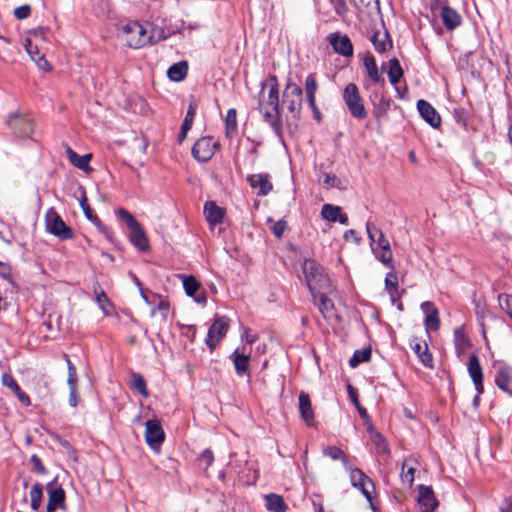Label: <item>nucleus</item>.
<instances>
[{
  "instance_id": "7",
  "label": "nucleus",
  "mask_w": 512,
  "mask_h": 512,
  "mask_svg": "<svg viewBox=\"0 0 512 512\" xmlns=\"http://www.w3.org/2000/svg\"><path fill=\"white\" fill-rule=\"evenodd\" d=\"M230 319L226 316H216L207 334L206 345L213 351L226 335Z\"/></svg>"
},
{
  "instance_id": "29",
  "label": "nucleus",
  "mask_w": 512,
  "mask_h": 512,
  "mask_svg": "<svg viewBox=\"0 0 512 512\" xmlns=\"http://www.w3.org/2000/svg\"><path fill=\"white\" fill-rule=\"evenodd\" d=\"M366 230L370 241L376 244L382 250L386 246H390L388 239L384 236L383 232L376 227L373 223L367 222Z\"/></svg>"
},
{
  "instance_id": "20",
  "label": "nucleus",
  "mask_w": 512,
  "mask_h": 512,
  "mask_svg": "<svg viewBox=\"0 0 512 512\" xmlns=\"http://www.w3.org/2000/svg\"><path fill=\"white\" fill-rule=\"evenodd\" d=\"M65 153L72 165L76 168L89 173L92 171V167L89 165V162L92 158V154H85L83 156H79L75 151L71 149L69 145H64Z\"/></svg>"
},
{
  "instance_id": "57",
  "label": "nucleus",
  "mask_w": 512,
  "mask_h": 512,
  "mask_svg": "<svg viewBox=\"0 0 512 512\" xmlns=\"http://www.w3.org/2000/svg\"><path fill=\"white\" fill-rule=\"evenodd\" d=\"M31 8L29 5H23L17 7L14 11V15L17 19H25L30 15Z\"/></svg>"
},
{
  "instance_id": "64",
  "label": "nucleus",
  "mask_w": 512,
  "mask_h": 512,
  "mask_svg": "<svg viewBox=\"0 0 512 512\" xmlns=\"http://www.w3.org/2000/svg\"><path fill=\"white\" fill-rule=\"evenodd\" d=\"M373 441L375 444H377L379 446L380 451L385 452L387 450L384 439L379 433L375 434Z\"/></svg>"
},
{
  "instance_id": "36",
  "label": "nucleus",
  "mask_w": 512,
  "mask_h": 512,
  "mask_svg": "<svg viewBox=\"0 0 512 512\" xmlns=\"http://www.w3.org/2000/svg\"><path fill=\"white\" fill-rule=\"evenodd\" d=\"M265 507L271 512H285L284 500L277 494H269L265 497Z\"/></svg>"
},
{
  "instance_id": "40",
  "label": "nucleus",
  "mask_w": 512,
  "mask_h": 512,
  "mask_svg": "<svg viewBox=\"0 0 512 512\" xmlns=\"http://www.w3.org/2000/svg\"><path fill=\"white\" fill-rule=\"evenodd\" d=\"M25 48L27 53L30 55L31 59L36 63V65L43 71L50 70V64L45 59L44 55H39L38 57L33 56V44L30 39L25 40Z\"/></svg>"
},
{
  "instance_id": "48",
  "label": "nucleus",
  "mask_w": 512,
  "mask_h": 512,
  "mask_svg": "<svg viewBox=\"0 0 512 512\" xmlns=\"http://www.w3.org/2000/svg\"><path fill=\"white\" fill-rule=\"evenodd\" d=\"M348 394H349V397L351 399V401L353 402V404L355 405V407L357 408L358 412H359V415L361 416V418H363L365 421H368L369 420V416H368V413L366 411L365 408H363L360 403H359V400L357 398V394L356 392L354 391V389L352 388V386H348Z\"/></svg>"
},
{
  "instance_id": "16",
  "label": "nucleus",
  "mask_w": 512,
  "mask_h": 512,
  "mask_svg": "<svg viewBox=\"0 0 512 512\" xmlns=\"http://www.w3.org/2000/svg\"><path fill=\"white\" fill-rule=\"evenodd\" d=\"M247 181L253 189H258L257 194L259 196H266L273 189V184L266 173L249 175Z\"/></svg>"
},
{
  "instance_id": "46",
  "label": "nucleus",
  "mask_w": 512,
  "mask_h": 512,
  "mask_svg": "<svg viewBox=\"0 0 512 512\" xmlns=\"http://www.w3.org/2000/svg\"><path fill=\"white\" fill-rule=\"evenodd\" d=\"M196 109H197L196 103L194 101L190 102L187 114L182 123L184 132L189 131L191 129L193 121H194V117L196 114Z\"/></svg>"
},
{
  "instance_id": "26",
  "label": "nucleus",
  "mask_w": 512,
  "mask_h": 512,
  "mask_svg": "<svg viewBox=\"0 0 512 512\" xmlns=\"http://www.w3.org/2000/svg\"><path fill=\"white\" fill-rule=\"evenodd\" d=\"M440 15H441V19H442L444 26L448 30H454L462 22V19H461V16L459 15V13L449 6H443L441 8Z\"/></svg>"
},
{
  "instance_id": "3",
  "label": "nucleus",
  "mask_w": 512,
  "mask_h": 512,
  "mask_svg": "<svg viewBox=\"0 0 512 512\" xmlns=\"http://www.w3.org/2000/svg\"><path fill=\"white\" fill-rule=\"evenodd\" d=\"M118 35L128 47L134 49L152 44L153 41V34H149L148 25L144 26L136 21L121 24Z\"/></svg>"
},
{
  "instance_id": "6",
  "label": "nucleus",
  "mask_w": 512,
  "mask_h": 512,
  "mask_svg": "<svg viewBox=\"0 0 512 512\" xmlns=\"http://www.w3.org/2000/svg\"><path fill=\"white\" fill-rule=\"evenodd\" d=\"M45 227L50 234L62 240L71 239L73 237L72 229L65 224L63 219L53 208H50L46 212Z\"/></svg>"
},
{
  "instance_id": "56",
  "label": "nucleus",
  "mask_w": 512,
  "mask_h": 512,
  "mask_svg": "<svg viewBox=\"0 0 512 512\" xmlns=\"http://www.w3.org/2000/svg\"><path fill=\"white\" fill-rule=\"evenodd\" d=\"M30 462L32 463L33 465V471L38 473V474H46L47 473V470L46 468L44 467L41 459L37 456V455H32L31 458H30Z\"/></svg>"
},
{
  "instance_id": "30",
  "label": "nucleus",
  "mask_w": 512,
  "mask_h": 512,
  "mask_svg": "<svg viewBox=\"0 0 512 512\" xmlns=\"http://www.w3.org/2000/svg\"><path fill=\"white\" fill-rule=\"evenodd\" d=\"M231 361L234 364L237 375L242 376L249 370L250 357L244 353H240L239 349H236L230 356Z\"/></svg>"
},
{
  "instance_id": "25",
  "label": "nucleus",
  "mask_w": 512,
  "mask_h": 512,
  "mask_svg": "<svg viewBox=\"0 0 512 512\" xmlns=\"http://www.w3.org/2000/svg\"><path fill=\"white\" fill-rule=\"evenodd\" d=\"M321 216L323 219L330 222H340L343 225L348 224V217L342 214L341 208L332 204H324L321 209Z\"/></svg>"
},
{
  "instance_id": "17",
  "label": "nucleus",
  "mask_w": 512,
  "mask_h": 512,
  "mask_svg": "<svg viewBox=\"0 0 512 512\" xmlns=\"http://www.w3.org/2000/svg\"><path fill=\"white\" fill-rule=\"evenodd\" d=\"M417 109L421 117L433 128H437L440 126L441 117L430 103L423 99L418 100Z\"/></svg>"
},
{
  "instance_id": "44",
  "label": "nucleus",
  "mask_w": 512,
  "mask_h": 512,
  "mask_svg": "<svg viewBox=\"0 0 512 512\" xmlns=\"http://www.w3.org/2000/svg\"><path fill=\"white\" fill-rule=\"evenodd\" d=\"M371 350L363 349L357 350L354 352L353 356L349 360V364L351 367H357L360 363L366 362L370 359Z\"/></svg>"
},
{
  "instance_id": "51",
  "label": "nucleus",
  "mask_w": 512,
  "mask_h": 512,
  "mask_svg": "<svg viewBox=\"0 0 512 512\" xmlns=\"http://www.w3.org/2000/svg\"><path fill=\"white\" fill-rule=\"evenodd\" d=\"M1 383L3 386L9 388L13 393L20 388L14 377L9 373H4L2 375Z\"/></svg>"
},
{
  "instance_id": "39",
  "label": "nucleus",
  "mask_w": 512,
  "mask_h": 512,
  "mask_svg": "<svg viewBox=\"0 0 512 512\" xmlns=\"http://www.w3.org/2000/svg\"><path fill=\"white\" fill-rule=\"evenodd\" d=\"M454 344L458 354L464 353L469 348V338L462 328H458L454 331Z\"/></svg>"
},
{
  "instance_id": "52",
  "label": "nucleus",
  "mask_w": 512,
  "mask_h": 512,
  "mask_svg": "<svg viewBox=\"0 0 512 512\" xmlns=\"http://www.w3.org/2000/svg\"><path fill=\"white\" fill-rule=\"evenodd\" d=\"M117 215L120 219H122L125 222L128 228L138 223L137 220L133 217V215L124 208H119L117 210Z\"/></svg>"
},
{
  "instance_id": "59",
  "label": "nucleus",
  "mask_w": 512,
  "mask_h": 512,
  "mask_svg": "<svg viewBox=\"0 0 512 512\" xmlns=\"http://www.w3.org/2000/svg\"><path fill=\"white\" fill-rule=\"evenodd\" d=\"M285 229H286V222L284 220L275 222L272 227V231L277 238L282 237V235L285 232Z\"/></svg>"
},
{
  "instance_id": "13",
  "label": "nucleus",
  "mask_w": 512,
  "mask_h": 512,
  "mask_svg": "<svg viewBox=\"0 0 512 512\" xmlns=\"http://www.w3.org/2000/svg\"><path fill=\"white\" fill-rule=\"evenodd\" d=\"M419 512H434L438 506V501L430 487L420 485L418 488Z\"/></svg>"
},
{
  "instance_id": "63",
  "label": "nucleus",
  "mask_w": 512,
  "mask_h": 512,
  "mask_svg": "<svg viewBox=\"0 0 512 512\" xmlns=\"http://www.w3.org/2000/svg\"><path fill=\"white\" fill-rule=\"evenodd\" d=\"M63 359L67 363L68 367V377H77V372L75 366L72 364V362L69 359V356L67 354H63Z\"/></svg>"
},
{
  "instance_id": "31",
  "label": "nucleus",
  "mask_w": 512,
  "mask_h": 512,
  "mask_svg": "<svg viewBox=\"0 0 512 512\" xmlns=\"http://www.w3.org/2000/svg\"><path fill=\"white\" fill-rule=\"evenodd\" d=\"M318 89V85L315 79V76L310 74L305 79V92L307 97V102L310 108L317 112L316 106V91Z\"/></svg>"
},
{
  "instance_id": "37",
  "label": "nucleus",
  "mask_w": 512,
  "mask_h": 512,
  "mask_svg": "<svg viewBox=\"0 0 512 512\" xmlns=\"http://www.w3.org/2000/svg\"><path fill=\"white\" fill-rule=\"evenodd\" d=\"M363 65L369 78L373 82L377 83L383 80L376 65L375 58L372 55H368L364 58Z\"/></svg>"
},
{
  "instance_id": "12",
  "label": "nucleus",
  "mask_w": 512,
  "mask_h": 512,
  "mask_svg": "<svg viewBox=\"0 0 512 512\" xmlns=\"http://www.w3.org/2000/svg\"><path fill=\"white\" fill-rule=\"evenodd\" d=\"M145 428V439L147 444L153 450L158 451L165 438L160 422L156 419L148 420L145 423Z\"/></svg>"
},
{
  "instance_id": "18",
  "label": "nucleus",
  "mask_w": 512,
  "mask_h": 512,
  "mask_svg": "<svg viewBox=\"0 0 512 512\" xmlns=\"http://www.w3.org/2000/svg\"><path fill=\"white\" fill-rule=\"evenodd\" d=\"M9 125L14 129L18 137H27L33 132V122L28 117L19 115L13 116L9 120Z\"/></svg>"
},
{
  "instance_id": "10",
  "label": "nucleus",
  "mask_w": 512,
  "mask_h": 512,
  "mask_svg": "<svg viewBox=\"0 0 512 512\" xmlns=\"http://www.w3.org/2000/svg\"><path fill=\"white\" fill-rule=\"evenodd\" d=\"M346 469L350 471L351 484L355 488L359 489L368 501H371L372 493L374 491L373 481L358 468L352 469L348 465V468Z\"/></svg>"
},
{
  "instance_id": "55",
  "label": "nucleus",
  "mask_w": 512,
  "mask_h": 512,
  "mask_svg": "<svg viewBox=\"0 0 512 512\" xmlns=\"http://www.w3.org/2000/svg\"><path fill=\"white\" fill-rule=\"evenodd\" d=\"M322 184L326 187H338L340 185V180L334 174L324 173L323 178L321 180Z\"/></svg>"
},
{
  "instance_id": "53",
  "label": "nucleus",
  "mask_w": 512,
  "mask_h": 512,
  "mask_svg": "<svg viewBox=\"0 0 512 512\" xmlns=\"http://www.w3.org/2000/svg\"><path fill=\"white\" fill-rule=\"evenodd\" d=\"M170 310V305L167 301L161 300L159 304L151 310V316H154L157 311L161 312L163 320H167Z\"/></svg>"
},
{
  "instance_id": "49",
  "label": "nucleus",
  "mask_w": 512,
  "mask_h": 512,
  "mask_svg": "<svg viewBox=\"0 0 512 512\" xmlns=\"http://www.w3.org/2000/svg\"><path fill=\"white\" fill-rule=\"evenodd\" d=\"M500 307L512 319V295L500 294L498 297Z\"/></svg>"
},
{
  "instance_id": "38",
  "label": "nucleus",
  "mask_w": 512,
  "mask_h": 512,
  "mask_svg": "<svg viewBox=\"0 0 512 512\" xmlns=\"http://www.w3.org/2000/svg\"><path fill=\"white\" fill-rule=\"evenodd\" d=\"M237 132V111L231 108L227 111L225 117V133L228 138H232Z\"/></svg>"
},
{
  "instance_id": "21",
  "label": "nucleus",
  "mask_w": 512,
  "mask_h": 512,
  "mask_svg": "<svg viewBox=\"0 0 512 512\" xmlns=\"http://www.w3.org/2000/svg\"><path fill=\"white\" fill-rule=\"evenodd\" d=\"M299 411L307 426H314V411L308 393L301 391L299 394Z\"/></svg>"
},
{
  "instance_id": "8",
  "label": "nucleus",
  "mask_w": 512,
  "mask_h": 512,
  "mask_svg": "<svg viewBox=\"0 0 512 512\" xmlns=\"http://www.w3.org/2000/svg\"><path fill=\"white\" fill-rule=\"evenodd\" d=\"M218 147L219 143L213 137H201L194 144L192 154L198 161L207 162L213 157Z\"/></svg>"
},
{
  "instance_id": "62",
  "label": "nucleus",
  "mask_w": 512,
  "mask_h": 512,
  "mask_svg": "<svg viewBox=\"0 0 512 512\" xmlns=\"http://www.w3.org/2000/svg\"><path fill=\"white\" fill-rule=\"evenodd\" d=\"M96 301L99 304L100 308L104 312H106L105 305L109 304V300L104 291H100L99 293L96 294Z\"/></svg>"
},
{
  "instance_id": "11",
  "label": "nucleus",
  "mask_w": 512,
  "mask_h": 512,
  "mask_svg": "<svg viewBox=\"0 0 512 512\" xmlns=\"http://www.w3.org/2000/svg\"><path fill=\"white\" fill-rule=\"evenodd\" d=\"M495 379L496 386L512 396V366L505 363H495Z\"/></svg>"
},
{
  "instance_id": "27",
  "label": "nucleus",
  "mask_w": 512,
  "mask_h": 512,
  "mask_svg": "<svg viewBox=\"0 0 512 512\" xmlns=\"http://www.w3.org/2000/svg\"><path fill=\"white\" fill-rule=\"evenodd\" d=\"M204 214L209 224L216 225L222 222L225 210L217 206L215 202L208 201L204 205Z\"/></svg>"
},
{
  "instance_id": "14",
  "label": "nucleus",
  "mask_w": 512,
  "mask_h": 512,
  "mask_svg": "<svg viewBox=\"0 0 512 512\" xmlns=\"http://www.w3.org/2000/svg\"><path fill=\"white\" fill-rule=\"evenodd\" d=\"M467 369L475 386L476 392H478V394H483V371L477 355L473 354L470 356Z\"/></svg>"
},
{
  "instance_id": "15",
  "label": "nucleus",
  "mask_w": 512,
  "mask_h": 512,
  "mask_svg": "<svg viewBox=\"0 0 512 512\" xmlns=\"http://www.w3.org/2000/svg\"><path fill=\"white\" fill-rule=\"evenodd\" d=\"M328 40L336 53L345 57L353 55V45L348 36L332 33L329 35Z\"/></svg>"
},
{
  "instance_id": "47",
  "label": "nucleus",
  "mask_w": 512,
  "mask_h": 512,
  "mask_svg": "<svg viewBox=\"0 0 512 512\" xmlns=\"http://www.w3.org/2000/svg\"><path fill=\"white\" fill-rule=\"evenodd\" d=\"M214 461V455L210 449L204 450L198 457V466L207 470Z\"/></svg>"
},
{
  "instance_id": "23",
  "label": "nucleus",
  "mask_w": 512,
  "mask_h": 512,
  "mask_svg": "<svg viewBox=\"0 0 512 512\" xmlns=\"http://www.w3.org/2000/svg\"><path fill=\"white\" fill-rule=\"evenodd\" d=\"M51 483L48 484V504L47 512H54L56 509L65 508V492L61 487L52 489Z\"/></svg>"
},
{
  "instance_id": "4",
  "label": "nucleus",
  "mask_w": 512,
  "mask_h": 512,
  "mask_svg": "<svg viewBox=\"0 0 512 512\" xmlns=\"http://www.w3.org/2000/svg\"><path fill=\"white\" fill-rule=\"evenodd\" d=\"M343 100L350 114L358 119L363 120L367 117L368 112L364 106L360 96L359 89L354 83H349L343 90Z\"/></svg>"
},
{
  "instance_id": "9",
  "label": "nucleus",
  "mask_w": 512,
  "mask_h": 512,
  "mask_svg": "<svg viewBox=\"0 0 512 512\" xmlns=\"http://www.w3.org/2000/svg\"><path fill=\"white\" fill-rule=\"evenodd\" d=\"M331 292V286L327 290H319V292L317 293V303H314L316 306H318V309L322 314L323 318L328 322L339 320V317L336 313L334 302L332 301V299L328 297V295L331 294Z\"/></svg>"
},
{
  "instance_id": "34",
  "label": "nucleus",
  "mask_w": 512,
  "mask_h": 512,
  "mask_svg": "<svg viewBox=\"0 0 512 512\" xmlns=\"http://www.w3.org/2000/svg\"><path fill=\"white\" fill-rule=\"evenodd\" d=\"M82 210H83L85 216L96 225L99 232H101L110 242H112L113 241L112 230L110 228H108L107 226H105L97 216L93 215V212H92L90 206H85Z\"/></svg>"
},
{
  "instance_id": "2",
  "label": "nucleus",
  "mask_w": 512,
  "mask_h": 512,
  "mask_svg": "<svg viewBox=\"0 0 512 512\" xmlns=\"http://www.w3.org/2000/svg\"><path fill=\"white\" fill-rule=\"evenodd\" d=\"M305 283L311 293L313 303H317L319 290H327L331 283L322 267L312 259H306L302 265Z\"/></svg>"
},
{
  "instance_id": "61",
  "label": "nucleus",
  "mask_w": 512,
  "mask_h": 512,
  "mask_svg": "<svg viewBox=\"0 0 512 512\" xmlns=\"http://www.w3.org/2000/svg\"><path fill=\"white\" fill-rule=\"evenodd\" d=\"M334 10L338 15H344L348 11L345 0H335Z\"/></svg>"
},
{
  "instance_id": "32",
  "label": "nucleus",
  "mask_w": 512,
  "mask_h": 512,
  "mask_svg": "<svg viewBox=\"0 0 512 512\" xmlns=\"http://www.w3.org/2000/svg\"><path fill=\"white\" fill-rule=\"evenodd\" d=\"M412 350L417 355L422 364L428 368L433 367V357L429 352L425 342H416L412 345Z\"/></svg>"
},
{
  "instance_id": "43",
  "label": "nucleus",
  "mask_w": 512,
  "mask_h": 512,
  "mask_svg": "<svg viewBox=\"0 0 512 512\" xmlns=\"http://www.w3.org/2000/svg\"><path fill=\"white\" fill-rule=\"evenodd\" d=\"M30 497L31 508L33 510H38L43 499V487L40 483H36L32 486L30 491Z\"/></svg>"
},
{
  "instance_id": "50",
  "label": "nucleus",
  "mask_w": 512,
  "mask_h": 512,
  "mask_svg": "<svg viewBox=\"0 0 512 512\" xmlns=\"http://www.w3.org/2000/svg\"><path fill=\"white\" fill-rule=\"evenodd\" d=\"M414 472L415 469L412 466L407 467V463L404 462L401 472L402 482L409 486H412L414 482Z\"/></svg>"
},
{
  "instance_id": "22",
  "label": "nucleus",
  "mask_w": 512,
  "mask_h": 512,
  "mask_svg": "<svg viewBox=\"0 0 512 512\" xmlns=\"http://www.w3.org/2000/svg\"><path fill=\"white\" fill-rule=\"evenodd\" d=\"M183 279V287L188 296L193 297V299L200 304H204L207 301L206 295L204 292L197 293L200 289V283L196 280L194 276H182Z\"/></svg>"
},
{
  "instance_id": "45",
  "label": "nucleus",
  "mask_w": 512,
  "mask_h": 512,
  "mask_svg": "<svg viewBox=\"0 0 512 512\" xmlns=\"http://www.w3.org/2000/svg\"><path fill=\"white\" fill-rule=\"evenodd\" d=\"M132 387L144 397H148L149 393L146 387V381L139 373L132 374Z\"/></svg>"
},
{
  "instance_id": "5",
  "label": "nucleus",
  "mask_w": 512,
  "mask_h": 512,
  "mask_svg": "<svg viewBox=\"0 0 512 512\" xmlns=\"http://www.w3.org/2000/svg\"><path fill=\"white\" fill-rule=\"evenodd\" d=\"M302 89L293 82H288L283 92L282 103L295 120L300 118L302 109Z\"/></svg>"
},
{
  "instance_id": "42",
  "label": "nucleus",
  "mask_w": 512,
  "mask_h": 512,
  "mask_svg": "<svg viewBox=\"0 0 512 512\" xmlns=\"http://www.w3.org/2000/svg\"><path fill=\"white\" fill-rule=\"evenodd\" d=\"M372 251L377 257V259L383 263L385 266L389 267L391 270H394L393 262V254L390 246H386L383 248L380 253L376 252V249L372 247Z\"/></svg>"
},
{
  "instance_id": "54",
  "label": "nucleus",
  "mask_w": 512,
  "mask_h": 512,
  "mask_svg": "<svg viewBox=\"0 0 512 512\" xmlns=\"http://www.w3.org/2000/svg\"><path fill=\"white\" fill-rule=\"evenodd\" d=\"M385 288L388 292H391L392 290H397V277L394 273V270L389 272L385 277Z\"/></svg>"
},
{
  "instance_id": "24",
  "label": "nucleus",
  "mask_w": 512,
  "mask_h": 512,
  "mask_svg": "<svg viewBox=\"0 0 512 512\" xmlns=\"http://www.w3.org/2000/svg\"><path fill=\"white\" fill-rule=\"evenodd\" d=\"M128 229L131 243L139 250L147 251L149 249V242L141 225L137 223Z\"/></svg>"
},
{
  "instance_id": "33",
  "label": "nucleus",
  "mask_w": 512,
  "mask_h": 512,
  "mask_svg": "<svg viewBox=\"0 0 512 512\" xmlns=\"http://www.w3.org/2000/svg\"><path fill=\"white\" fill-rule=\"evenodd\" d=\"M188 73V63L180 61L169 67L167 76L170 80L179 82L186 78Z\"/></svg>"
},
{
  "instance_id": "60",
  "label": "nucleus",
  "mask_w": 512,
  "mask_h": 512,
  "mask_svg": "<svg viewBox=\"0 0 512 512\" xmlns=\"http://www.w3.org/2000/svg\"><path fill=\"white\" fill-rule=\"evenodd\" d=\"M17 399L21 402L22 405L25 407H28L31 405L30 397L19 388L17 391L14 392Z\"/></svg>"
},
{
  "instance_id": "35",
  "label": "nucleus",
  "mask_w": 512,
  "mask_h": 512,
  "mask_svg": "<svg viewBox=\"0 0 512 512\" xmlns=\"http://www.w3.org/2000/svg\"><path fill=\"white\" fill-rule=\"evenodd\" d=\"M387 66L389 81L392 85H396L403 76V69L400 66L399 60L397 58H392L387 62Z\"/></svg>"
},
{
  "instance_id": "41",
  "label": "nucleus",
  "mask_w": 512,
  "mask_h": 512,
  "mask_svg": "<svg viewBox=\"0 0 512 512\" xmlns=\"http://www.w3.org/2000/svg\"><path fill=\"white\" fill-rule=\"evenodd\" d=\"M323 455L333 460H341L344 467L348 468L349 461L345 453L338 447L328 446L323 449Z\"/></svg>"
},
{
  "instance_id": "19",
  "label": "nucleus",
  "mask_w": 512,
  "mask_h": 512,
  "mask_svg": "<svg viewBox=\"0 0 512 512\" xmlns=\"http://www.w3.org/2000/svg\"><path fill=\"white\" fill-rule=\"evenodd\" d=\"M421 309L425 314V327L427 330L437 331L440 327L439 311L430 301L423 302Z\"/></svg>"
},
{
  "instance_id": "1",
  "label": "nucleus",
  "mask_w": 512,
  "mask_h": 512,
  "mask_svg": "<svg viewBox=\"0 0 512 512\" xmlns=\"http://www.w3.org/2000/svg\"><path fill=\"white\" fill-rule=\"evenodd\" d=\"M268 86L269 91L267 97L262 96L259 100V110L262 113L264 120L275 130L280 129V114H279V89L276 77H271L267 83L262 85V90Z\"/></svg>"
},
{
  "instance_id": "58",
  "label": "nucleus",
  "mask_w": 512,
  "mask_h": 512,
  "mask_svg": "<svg viewBox=\"0 0 512 512\" xmlns=\"http://www.w3.org/2000/svg\"><path fill=\"white\" fill-rule=\"evenodd\" d=\"M148 30L149 34H153L152 44L165 38L164 31L159 27H150V25H148Z\"/></svg>"
},
{
  "instance_id": "28",
  "label": "nucleus",
  "mask_w": 512,
  "mask_h": 512,
  "mask_svg": "<svg viewBox=\"0 0 512 512\" xmlns=\"http://www.w3.org/2000/svg\"><path fill=\"white\" fill-rule=\"evenodd\" d=\"M371 41L375 50L379 53H384L392 48V40L386 31L374 32L371 36Z\"/></svg>"
}]
</instances>
